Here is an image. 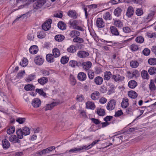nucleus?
I'll return each mask as SVG.
<instances>
[{"label": "nucleus", "instance_id": "obj_1", "mask_svg": "<svg viewBox=\"0 0 156 156\" xmlns=\"http://www.w3.org/2000/svg\"><path fill=\"white\" fill-rule=\"evenodd\" d=\"M122 138L123 136H115L110 138V142L112 141L114 142V144L115 145H117L121 143Z\"/></svg>", "mask_w": 156, "mask_h": 156}, {"label": "nucleus", "instance_id": "obj_2", "mask_svg": "<svg viewBox=\"0 0 156 156\" xmlns=\"http://www.w3.org/2000/svg\"><path fill=\"white\" fill-rule=\"evenodd\" d=\"M52 21L51 19L46 20L42 25V28L45 31H47L50 29L51 27V24Z\"/></svg>", "mask_w": 156, "mask_h": 156}, {"label": "nucleus", "instance_id": "obj_3", "mask_svg": "<svg viewBox=\"0 0 156 156\" xmlns=\"http://www.w3.org/2000/svg\"><path fill=\"white\" fill-rule=\"evenodd\" d=\"M41 100L38 98H35L33 99L31 104L34 108H38L41 105Z\"/></svg>", "mask_w": 156, "mask_h": 156}, {"label": "nucleus", "instance_id": "obj_4", "mask_svg": "<svg viewBox=\"0 0 156 156\" xmlns=\"http://www.w3.org/2000/svg\"><path fill=\"white\" fill-rule=\"evenodd\" d=\"M116 101L114 99L110 100L108 103L107 106V109L109 110H112L115 107Z\"/></svg>", "mask_w": 156, "mask_h": 156}, {"label": "nucleus", "instance_id": "obj_5", "mask_svg": "<svg viewBox=\"0 0 156 156\" xmlns=\"http://www.w3.org/2000/svg\"><path fill=\"white\" fill-rule=\"evenodd\" d=\"M44 0H38L34 4V7L35 9H37L41 7L45 3Z\"/></svg>", "mask_w": 156, "mask_h": 156}, {"label": "nucleus", "instance_id": "obj_6", "mask_svg": "<svg viewBox=\"0 0 156 156\" xmlns=\"http://www.w3.org/2000/svg\"><path fill=\"white\" fill-rule=\"evenodd\" d=\"M67 34L69 36L72 38L79 36L80 35V33L75 30L68 31Z\"/></svg>", "mask_w": 156, "mask_h": 156}, {"label": "nucleus", "instance_id": "obj_7", "mask_svg": "<svg viewBox=\"0 0 156 156\" xmlns=\"http://www.w3.org/2000/svg\"><path fill=\"white\" fill-rule=\"evenodd\" d=\"M44 61V59L41 56H37L34 58V62L36 64L41 65L43 64Z\"/></svg>", "mask_w": 156, "mask_h": 156}, {"label": "nucleus", "instance_id": "obj_8", "mask_svg": "<svg viewBox=\"0 0 156 156\" xmlns=\"http://www.w3.org/2000/svg\"><path fill=\"white\" fill-rule=\"evenodd\" d=\"M96 25L98 28H103L105 25L103 19L101 18H97L96 21Z\"/></svg>", "mask_w": 156, "mask_h": 156}, {"label": "nucleus", "instance_id": "obj_9", "mask_svg": "<svg viewBox=\"0 0 156 156\" xmlns=\"http://www.w3.org/2000/svg\"><path fill=\"white\" fill-rule=\"evenodd\" d=\"M112 78L115 82L122 81L124 80V77L121 76L119 74H117L116 75H113L112 76Z\"/></svg>", "mask_w": 156, "mask_h": 156}, {"label": "nucleus", "instance_id": "obj_10", "mask_svg": "<svg viewBox=\"0 0 156 156\" xmlns=\"http://www.w3.org/2000/svg\"><path fill=\"white\" fill-rule=\"evenodd\" d=\"M77 56L80 58H85L88 56L89 53L87 52L84 51H80L77 52Z\"/></svg>", "mask_w": 156, "mask_h": 156}, {"label": "nucleus", "instance_id": "obj_11", "mask_svg": "<svg viewBox=\"0 0 156 156\" xmlns=\"http://www.w3.org/2000/svg\"><path fill=\"white\" fill-rule=\"evenodd\" d=\"M100 96L99 92L97 91H95L91 94L90 97L93 100H96L99 99Z\"/></svg>", "mask_w": 156, "mask_h": 156}, {"label": "nucleus", "instance_id": "obj_12", "mask_svg": "<svg viewBox=\"0 0 156 156\" xmlns=\"http://www.w3.org/2000/svg\"><path fill=\"white\" fill-rule=\"evenodd\" d=\"M9 140L11 142L14 143H19L20 140L16 136L14 135H11L9 137Z\"/></svg>", "mask_w": 156, "mask_h": 156}, {"label": "nucleus", "instance_id": "obj_13", "mask_svg": "<svg viewBox=\"0 0 156 156\" xmlns=\"http://www.w3.org/2000/svg\"><path fill=\"white\" fill-rule=\"evenodd\" d=\"M92 63L89 61L83 62L82 65L83 69L86 71L88 70L91 66Z\"/></svg>", "mask_w": 156, "mask_h": 156}, {"label": "nucleus", "instance_id": "obj_14", "mask_svg": "<svg viewBox=\"0 0 156 156\" xmlns=\"http://www.w3.org/2000/svg\"><path fill=\"white\" fill-rule=\"evenodd\" d=\"M57 104L56 102H53L51 104H47L44 107L45 111L51 110L55 106H56Z\"/></svg>", "mask_w": 156, "mask_h": 156}, {"label": "nucleus", "instance_id": "obj_15", "mask_svg": "<svg viewBox=\"0 0 156 156\" xmlns=\"http://www.w3.org/2000/svg\"><path fill=\"white\" fill-rule=\"evenodd\" d=\"M86 74L83 72H80L78 73L77 75V78L78 80L82 81L85 80L86 78Z\"/></svg>", "mask_w": 156, "mask_h": 156}, {"label": "nucleus", "instance_id": "obj_16", "mask_svg": "<svg viewBox=\"0 0 156 156\" xmlns=\"http://www.w3.org/2000/svg\"><path fill=\"white\" fill-rule=\"evenodd\" d=\"M134 9L132 6H129L127 9L126 12V16L128 17H131L133 14Z\"/></svg>", "mask_w": 156, "mask_h": 156}, {"label": "nucleus", "instance_id": "obj_17", "mask_svg": "<svg viewBox=\"0 0 156 156\" xmlns=\"http://www.w3.org/2000/svg\"><path fill=\"white\" fill-rule=\"evenodd\" d=\"M103 78L100 76L96 77L94 79V82L95 84L98 85L101 84L103 82Z\"/></svg>", "mask_w": 156, "mask_h": 156}, {"label": "nucleus", "instance_id": "obj_18", "mask_svg": "<svg viewBox=\"0 0 156 156\" xmlns=\"http://www.w3.org/2000/svg\"><path fill=\"white\" fill-rule=\"evenodd\" d=\"M112 76V73L110 71H105L104 73V79L105 80L108 81L110 79Z\"/></svg>", "mask_w": 156, "mask_h": 156}, {"label": "nucleus", "instance_id": "obj_19", "mask_svg": "<svg viewBox=\"0 0 156 156\" xmlns=\"http://www.w3.org/2000/svg\"><path fill=\"white\" fill-rule=\"evenodd\" d=\"M29 50L30 53L34 54L37 53L38 51V49L36 45H33L30 47Z\"/></svg>", "mask_w": 156, "mask_h": 156}, {"label": "nucleus", "instance_id": "obj_20", "mask_svg": "<svg viewBox=\"0 0 156 156\" xmlns=\"http://www.w3.org/2000/svg\"><path fill=\"white\" fill-rule=\"evenodd\" d=\"M129 100L127 98H124L122 99L121 103V106L124 108H126L129 105Z\"/></svg>", "mask_w": 156, "mask_h": 156}, {"label": "nucleus", "instance_id": "obj_21", "mask_svg": "<svg viewBox=\"0 0 156 156\" xmlns=\"http://www.w3.org/2000/svg\"><path fill=\"white\" fill-rule=\"evenodd\" d=\"M16 133L18 139H22L23 137V132L20 128H18L16 130Z\"/></svg>", "mask_w": 156, "mask_h": 156}, {"label": "nucleus", "instance_id": "obj_22", "mask_svg": "<svg viewBox=\"0 0 156 156\" xmlns=\"http://www.w3.org/2000/svg\"><path fill=\"white\" fill-rule=\"evenodd\" d=\"M137 82L133 80H130L128 83L129 87L131 89L134 88L137 86Z\"/></svg>", "mask_w": 156, "mask_h": 156}, {"label": "nucleus", "instance_id": "obj_23", "mask_svg": "<svg viewBox=\"0 0 156 156\" xmlns=\"http://www.w3.org/2000/svg\"><path fill=\"white\" fill-rule=\"evenodd\" d=\"M138 73V71L135 70L132 73H131L130 71H128L127 72V76L128 78L131 79L134 76H136V75Z\"/></svg>", "mask_w": 156, "mask_h": 156}, {"label": "nucleus", "instance_id": "obj_24", "mask_svg": "<svg viewBox=\"0 0 156 156\" xmlns=\"http://www.w3.org/2000/svg\"><path fill=\"white\" fill-rule=\"evenodd\" d=\"M38 82L40 84L43 85L47 83L48 79L47 77H42L38 80Z\"/></svg>", "mask_w": 156, "mask_h": 156}, {"label": "nucleus", "instance_id": "obj_25", "mask_svg": "<svg viewBox=\"0 0 156 156\" xmlns=\"http://www.w3.org/2000/svg\"><path fill=\"white\" fill-rule=\"evenodd\" d=\"M86 107L87 108L94 109L95 108L94 103L92 101H88L86 103Z\"/></svg>", "mask_w": 156, "mask_h": 156}, {"label": "nucleus", "instance_id": "obj_26", "mask_svg": "<svg viewBox=\"0 0 156 156\" xmlns=\"http://www.w3.org/2000/svg\"><path fill=\"white\" fill-rule=\"evenodd\" d=\"M2 146L4 148L7 149L9 147L10 144L8 140L4 139L2 140Z\"/></svg>", "mask_w": 156, "mask_h": 156}, {"label": "nucleus", "instance_id": "obj_27", "mask_svg": "<svg viewBox=\"0 0 156 156\" xmlns=\"http://www.w3.org/2000/svg\"><path fill=\"white\" fill-rule=\"evenodd\" d=\"M67 14L71 17L75 19L77 18L76 13L75 10H70L68 12Z\"/></svg>", "mask_w": 156, "mask_h": 156}, {"label": "nucleus", "instance_id": "obj_28", "mask_svg": "<svg viewBox=\"0 0 156 156\" xmlns=\"http://www.w3.org/2000/svg\"><path fill=\"white\" fill-rule=\"evenodd\" d=\"M65 37L62 34L56 35L55 37V40L58 42H61L64 40Z\"/></svg>", "mask_w": 156, "mask_h": 156}, {"label": "nucleus", "instance_id": "obj_29", "mask_svg": "<svg viewBox=\"0 0 156 156\" xmlns=\"http://www.w3.org/2000/svg\"><path fill=\"white\" fill-rule=\"evenodd\" d=\"M52 53L54 57L55 58L59 57L60 55V51L58 48H56L53 50Z\"/></svg>", "mask_w": 156, "mask_h": 156}, {"label": "nucleus", "instance_id": "obj_30", "mask_svg": "<svg viewBox=\"0 0 156 156\" xmlns=\"http://www.w3.org/2000/svg\"><path fill=\"white\" fill-rule=\"evenodd\" d=\"M110 30L111 33L112 34L116 36L119 35V33L117 29L115 27H111Z\"/></svg>", "mask_w": 156, "mask_h": 156}, {"label": "nucleus", "instance_id": "obj_31", "mask_svg": "<svg viewBox=\"0 0 156 156\" xmlns=\"http://www.w3.org/2000/svg\"><path fill=\"white\" fill-rule=\"evenodd\" d=\"M129 96L132 98H135L137 96V94L135 91L131 90L128 92Z\"/></svg>", "mask_w": 156, "mask_h": 156}, {"label": "nucleus", "instance_id": "obj_32", "mask_svg": "<svg viewBox=\"0 0 156 156\" xmlns=\"http://www.w3.org/2000/svg\"><path fill=\"white\" fill-rule=\"evenodd\" d=\"M53 55L51 54H48L46 56L47 61L51 63L54 62Z\"/></svg>", "mask_w": 156, "mask_h": 156}, {"label": "nucleus", "instance_id": "obj_33", "mask_svg": "<svg viewBox=\"0 0 156 156\" xmlns=\"http://www.w3.org/2000/svg\"><path fill=\"white\" fill-rule=\"evenodd\" d=\"M67 50L69 52L74 53L76 50V47L75 46L71 45L68 48Z\"/></svg>", "mask_w": 156, "mask_h": 156}, {"label": "nucleus", "instance_id": "obj_34", "mask_svg": "<svg viewBox=\"0 0 156 156\" xmlns=\"http://www.w3.org/2000/svg\"><path fill=\"white\" fill-rule=\"evenodd\" d=\"M74 42L79 43H82L83 42L84 40L83 38L76 37H74L73 40Z\"/></svg>", "mask_w": 156, "mask_h": 156}, {"label": "nucleus", "instance_id": "obj_35", "mask_svg": "<svg viewBox=\"0 0 156 156\" xmlns=\"http://www.w3.org/2000/svg\"><path fill=\"white\" fill-rule=\"evenodd\" d=\"M122 12L121 9L119 8H116L114 12V15L117 17H119L121 15Z\"/></svg>", "mask_w": 156, "mask_h": 156}, {"label": "nucleus", "instance_id": "obj_36", "mask_svg": "<svg viewBox=\"0 0 156 156\" xmlns=\"http://www.w3.org/2000/svg\"><path fill=\"white\" fill-rule=\"evenodd\" d=\"M130 66L133 68H136L139 66L138 62L136 61H132L130 62Z\"/></svg>", "mask_w": 156, "mask_h": 156}, {"label": "nucleus", "instance_id": "obj_37", "mask_svg": "<svg viewBox=\"0 0 156 156\" xmlns=\"http://www.w3.org/2000/svg\"><path fill=\"white\" fill-rule=\"evenodd\" d=\"M58 26L59 29L62 30L65 29L66 28V24L63 22H58Z\"/></svg>", "mask_w": 156, "mask_h": 156}, {"label": "nucleus", "instance_id": "obj_38", "mask_svg": "<svg viewBox=\"0 0 156 156\" xmlns=\"http://www.w3.org/2000/svg\"><path fill=\"white\" fill-rule=\"evenodd\" d=\"M114 24L117 27H121L122 26V23L119 20H114Z\"/></svg>", "mask_w": 156, "mask_h": 156}, {"label": "nucleus", "instance_id": "obj_39", "mask_svg": "<svg viewBox=\"0 0 156 156\" xmlns=\"http://www.w3.org/2000/svg\"><path fill=\"white\" fill-rule=\"evenodd\" d=\"M55 146H52L48 147L44 149L45 154H48L52 151L53 150H55Z\"/></svg>", "mask_w": 156, "mask_h": 156}, {"label": "nucleus", "instance_id": "obj_40", "mask_svg": "<svg viewBox=\"0 0 156 156\" xmlns=\"http://www.w3.org/2000/svg\"><path fill=\"white\" fill-rule=\"evenodd\" d=\"M34 88L35 87L34 86L30 84L26 85L24 87L25 89L27 91L33 90Z\"/></svg>", "mask_w": 156, "mask_h": 156}, {"label": "nucleus", "instance_id": "obj_41", "mask_svg": "<svg viewBox=\"0 0 156 156\" xmlns=\"http://www.w3.org/2000/svg\"><path fill=\"white\" fill-rule=\"evenodd\" d=\"M22 130L23 132V134L25 136L29 135L30 133V129L27 127H24Z\"/></svg>", "mask_w": 156, "mask_h": 156}, {"label": "nucleus", "instance_id": "obj_42", "mask_svg": "<svg viewBox=\"0 0 156 156\" xmlns=\"http://www.w3.org/2000/svg\"><path fill=\"white\" fill-rule=\"evenodd\" d=\"M150 89L151 91L154 90L156 89L153 80H151L150 84L149 85Z\"/></svg>", "mask_w": 156, "mask_h": 156}, {"label": "nucleus", "instance_id": "obj_43", "mask_svg": "<svg viewBox=\"0 0 156 156\" xmlns=\"http://www.w3.org/2000/svg\"><path fill=\"white\" fill-rule=\"evenodd\" d=\"M148 72L150 75H153L156 73V68L152 67L150 68L148 70Z\"/></svg>", "mask_w": 156, "mask_h": 156}, {"label": "nucleus", "instance_id": "obj_44", "mask_svg": "<svg viewBox=\"0 0 156 156\" xmlns=\"http://www.w3.org/2000/svg\"><path fill=\"white\" fill-rule=\"evenodd\" d=\"M141 76L144 79H149V76L146 70H143L141 72Z\"/></svg>", "mask_w": 156, "mask_h": 156}, {"label": "nucleus", "instance_id": "obj_45", "mask_svg": "<svg viewBox=\"0 0 156 156\" xmlns=\"http://www.w3.org/2000/svg\"><path fill=\"white\" fill-rule=\"evenodd\" d=\"M144 41V38L142 36H139L137 37L136 39V41L138 43H142Z\"/></svg>", "mask_w": 156, "mask_h": 156}, {"label": "nucleus", "instance_id": "obj_46", "mask_svg": "<svg viewBox=\"0 0 156 156\" xmlns=\"http://www.w3.org/2000/svg\"><path fill=\"white\" fill-rule=\"evenodd\" d=\"M28 61L27 59L26 58H24L21 62L20 63V65L23 67H26L28 64Z\"/></svg>", "mask_w": 156, "mask_h": 156}, {"label": "nucleus", "instance_id": "obj_47", "mask_svg": "<svg viewBox=\"0 0 156 156\" xmlns=\"http://www.w3.org/2000/svg\"><path fill=\"white\" fill-rule=\"evenodd\" d=\"M70 80L72 85H74L76 84V80L75 77L72 74H70Z\"/></svg>", "mask_w": 156, "mask_h": 156}, {"label": "nucleus", "instance_id": "obj_48", "mask_svg": "<svg viewBox=\"0 0 156 156\" xmlns=\"http://www.w3.org/2000/svg\"><path fill=\"white\" fill-rule=\"evenodd\" d=\"M130 48L132 51H135L139 49V46L136 44H133L130 46Z\"/></svg>", "mask_w": 156, "mask_h": 156}, {"label": "nucleus", "instance_id": "obj_49", "mask_svg": "<svg viewBox=\"0 0 156 156\" xmlns=\"http://www.w3.org/2000/svg\"><path fill=\"white\" fill-rule=\"evenodd\" d=\"M148 63L151 65H154L156 64V58H150L148 61Z\"/></svg>", "mask_w": 156, "mask_h": 156}, {"label": "nucleus", "instance_id": "obj_50", "mask_svg": "<svg viewBox=\"0 0 156 156\" xmlns=\"http://www.w3.org/2000/svg\"><path fill=\"white\" fill-rule=\"evenodd\" d=\"M103 18L105 20H110L111 19V15L108 12H106L103 15Z\"/></svg>", "mask_w": 156, "mask_h": 156}, {"label": "nucleus", "instance_id": "obj_51", "mask_svg": "<svg viewBox=\"0 0 156 156\" xmlns=\"http://www.w3.org/2000/svg\"><path fill=\"white\" fill-rule=\"evenodd\" d=\"M96 112L97 114L100 116H103L105 115V113L104 109L102 108L97 109Z\"/></svg>", "mask_w": 156, "mask_h": 156}, {"label": "nucleus", "instance_id": "obj_52", "mask_svg": "<svg viewBox=\"0 0 156 156\" xmlns=\"http://www.w3.org/2000/svg\"><path fill=\"white\" fill-rule=\"evenodd\" d=\"M15 131V128L14 127L12 126L7 130V132L8 134H11L14 132Z\"/></svg>", "mask_w": 156, "mask_h": 156}, {"label": "nucleus", "instance_id": "obj_53", "mask_svg": "<svg viewBox=\"0 0 156 156\" xmlns=\"http://www.w3.org/2000/svg\"><path fill=\"white\" fill-rule=\"evenodd\" d=\"M69 59V58L66 57V56L63 57L61 59V62L62 64H65L68 62Z\"/></svg>", "mask_w": 156, "mask_h": 156}, {"label": "nucleus", "instance_id": "obj_54", "mask_svg": "<svg viewBox=\"0 0 156 156\" xmlns=\"http://www.w3.org/2000/svg\"><path fill=\"white\" fill-rule=\"evenodd\" d=\"M69 66L73 67H75L76 66H78L77 62L75 60L70 61L69 63Z\"/></svg>", "mask_w": 156, "mask_h": 156}, {"label": "nucleus", "instance_id": "obj_55", "mask_svg": "<svg viewBox=\"0 0 156 156\" xmlns=\"http://www.w3.org/2000/svg\"><path fill=\"white\" fill-rule=\"evenodd\" d=\"M79 148L80 151L82 150L87 151L91 148L89 145L87 146L86 145H83L82 146H80Z\"/></svg>", "mask_w": 156, "mask_h": 156}, {"label": "nucleus", "instance_id": "obj_56", "mask_svg": "<svg viewBox=\"0 0 156 156\" xmlns=\"http://www.w3.org/2000/svg\"><path fill=\"white\" fill-rule=\"evenodd\" d=\"M36 91L39 94L44 97H45L46 96V94L42 89H36Z\"/></svg>", "mask_w": 156, "mask_h": 156}, {"label": "nucleus", "instance_id": "obj_57", "mask_svg": "<svg viewBox=\"0 0 156 156\" xmlns=\"http://www.w3.org/2000/svg\"><path fill=\"white\" fill-rule=\"evenodd\" d=\"M136 15L138 16H141L144 13L142 9L141 8L137 9L136 11Z\"/></svg>", "mask_w": 156, "mask_h": 156}, {"label": "nucleus", "instance_id": "obj_58", "mask_svg": "<svg viewBox=\"0 0 156 156\" xmlns=\"http://www.w3.org/2000/svg\"><path fill=\"white\" fill-rule=\"evenodd\" d=\"M155 14L154 11H152L150 12L147 16L146 19L147 20H149V21L151 20L152 18L154 16V15Z\"/></svg>", "mask_w": 156, "mask_h": 156}, {"label": "nucleus", "instance_id": "obj_59", "mask_svg": "<svg viewBox=\"0 0 156 156\" xmlns=\"http://www.w3.org/2000/svg\"><path fill=\"white\" fill-rule=\"evenodd\" d=\"M70 24L75 29L78 26V22L76 20H73L70 22Z\"/></svg>", "mask_w": 156, "mask_h": 156}, {"label": "nucleus", "instance_id": "obj_60", "mask_svg": "<svg viewBox=\"0 0 156 156\" xmlns=\"http://www.w3.org/2000/svg\"><path fill=\"white\" fill-rule=\"evenodd\" d=\"M123 30L124 32L126 33H129L132 31L131 29L127 26L124 27L123 28Z\"/></svg>", "mask_w": 156, "mask_h": 156}, {"label": "nucleus", "instance_id": "obj_61", "mask_svg": "<svg viewBox=\"0 0 156 156\" xmlns=\"http://www.w3.org/2000/svg\"><path fill=\"white\" fill-rule=\"evenodd\" d=\"M34 75H31L26 78V81L28 82L31 81L34 79Z\"/></svg>", "mask_w": 156, "mask_h": 156}, {"label": "nucleus", "instance_id": "obj_62", "mask_svg": "<svg viewBox=\"0 0 156 156\" xmlns=\"http://www.w3.org/2000/svg\"><path fill=\"white\" fill-rule=\"evenodd\" d=\"M45 154H46L45 153L44 149L39 151L37 152L36 154V156H40L42 155H44Z\"/></svg>", "mask_w": 156, "mask_h": 156}, {"label": "nucleus", "instance_id": "obj_63", "mask_svg": "<svg viewBox=\"0 0 156 156\" xmlns=\"http://www.w3.org/2000/svg\"><path fill=\"white\" fill-rule=\"evenodd\" d=\"M26 119L25 118H17L16 121L20 124H22L25 121Z\"/></svg>", "mask_w": 156, "mask_h": 156}, {"label": "nucleus", "instance_id": "obj_64", "mask_svg": "<svg viewBox=\"0 0 156 156\" xmlns=\"http://www.w3.org/2000/svg\"><path fill=\"white\" fill-rule=\"evenodd\" d=\"M150 53V50L147 48H145L143 51V54L145 55H148Z\"/></svg>", "mask_w": 156, "mask_h": 156}]
</instances>
